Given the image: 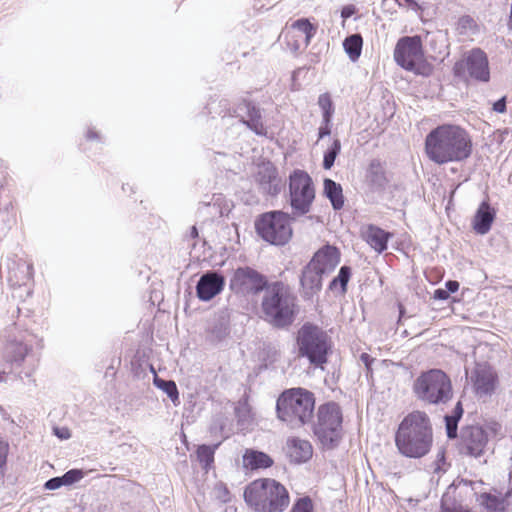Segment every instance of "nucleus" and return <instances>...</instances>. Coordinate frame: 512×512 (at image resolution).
Returning a JSON list of instances; mask_svg holds the SVG:
<instances>
[{"label":"nucleus","mask_w":512,"mask_h":512,"mask_svg":"<svg viewBox=\"0 0 512 512\" xmlns=\"http://www.w3.org/2000/svg\"><path fill=\"white\" fill-rule=\"evenodd\" d=\"M432 441V425L423 411H413L405 416L395 434L399 453L408 458L424 457L429 453Z\"/></svg>","instance_id":"1"},{"label":"nucleus","mask_w":512,"mask_h":512,"mask_svg":"<svg viewBox=\"0 0 512 512\" xmlns=\"http://www.w3.org/2000/svg\"><path fill=\"white\" fill-rule=\"evenodd\" d=\"M315 404L313 392L302 387L285 389L276 400V417L289 429L298 430L314 419Z\"/></svg>","instance_id":"2"},{"label":"nucleus","mask_w":512,"mask_h":512,"mask_svg":"<svg viewBox=\"0 0 512 512\" xmlns=\"http://www.w3.org/2000/svg\"><path fill=\"white\" fill-rule=\"evenodd\" d=\"M261 308L264 319L277 329H286L296 317V297L282 281L272 282L264 291Z\"/></svg>","instance_id":"3"},{"label":"nucleus","mask_w":512,"mask_h":512,"mask_svg":"<svg viewBox=\"0 0 512 512\" xmlns=\"http://www.w3.org/2000/svg\"><path fill=\"white\" fill-rule=\"evenodd\" d=\"M339 262L340 251L337 247L327 244L317 250L301 271L302 297L310 300L318 295L322 290L323 276L333 272Z\"/></svg>","instance_id":"4"},{"label":"nucleus","mask_w":512,"mask_h":512,"mask_svg":"<svg viewBox=\"0 0 512 512\" xmlns=\"http://www.w3.org/2000/svg\"><path fill=\"white\" fill-rule=\"evenodd\" d=\"M244 500L257 512H283L289 506L290 496L280 482L261 478L245 488Z\"/></svg>","instance_id":"5"},{"label":"nucleus","mask_w":512,"mask_h":512,"mask_svg":"<svg viewBox=\"0 0 512 512\" xmlns=\"http://www.w3.org/2000/svg\"><path fill=\"white\" fill-rule=\"evenodd\" d=\"M298 356L306 358L315 367H322L328 362L332 350L330 336L320 326L305 322L296 333Z\"/></svg>","instance_id":"6"},{"label":"nucleus","mask_w":512,"mask_h":512,"mask_svg":"<svg viewBox=\"0 0 512 512\" xmlns=\"http://www.w3.org/2000/svg\"><path fill=\"white\" fill-rule=\"evenodd\" d=\"M316 420L309 423L314 435L326 448H335L342 438L343 415L338 403L329 401L321 404L316 412Z\"/></svg>","instance_id":"7"},{"label":"nucleus","mask_w":512,"mask_h":512,"mask_svg":"<svg viewBox=\"0 0 512 512\" xmlns=\"http://www.w3.org/2000/svg\"><path fill=\"white\" fill-rule=\"evenodd\" d=\"M296 218L282 210L264 212L255 219V231L263 241L284 246L293 236L292 222Z\"/></svg>","instance_id":"8"},{"label":"nucleus","mask_w":512,"mask_h":512,"mask_svg":"<svg viewBox=\"0 0 512 512\" xmlns=\"http://www.w3.org/2000/svg\"><path fill=\"white\" fill-rule=\"evenodd\" d=\"M412 391L416 399L425 404H446L448 402V375L438 368L422 371L413 381Z\"/></svg>","instance_id":"9"},{"label":"nucleus","mask_w":512,"mask_h":512,"mask_svg":"<svg viewBox=\"0 0 512 512\" xmlns=\"http://www.w3.org/2000/svg\"><path fill=\"white\" fill-rule=\"evenodd\" d=\"M314 199L312 178L304 170H294L289 176V204L293 216L300 217L309 213Z\"/></svg>","instance_id":"10"},{"label":"nucleus","mask_w":512,"mask_h":512,"mask_svg":"<svg viewBox=\"0 0 512 512\" xmlns=\"http://www.w3.org/2000/svg\"><path fill=\"white\" fill-rule=\"evenodd\" d=\"M266 275L250 266H239L233 270L229 289L238 296L254 297L264 292L270 285Z\"/></svg>","instance_id":"11"},{"label":"nucleus","mask_w":512,"mask_h":512,"mask_svg":"<svg viewBox=\"0 0 512 512\" xmlns=\"http://www.w3.org/2000/svg\"><path fill=\"white\" fill-rule=\"evenodd\" d=\"M394 60L403 69L420 74L421 64L424 60L421 36L401 37L394 49Z\"/></svg>","instance_id":"12"},{"label":"nucleus","mask_w":512,"mask_h":512,"mask_svg":"<svg viewBox=\"0 0 512 512\" xmlns=\"http://www.w3.org/2000/svg\"><path fill=\"white\" fill-rule=\"evenodd\" d=\"M454 74L464 78L468 75L477 81L488 82L490 71L485 52L479 48H473L465 53L463 59L455 63Z\"/></svg>","instance_id":"13"},{"label":"nucleus","mask_w":512,"mask_h":512,"mask_svg":"<svg viewBox=\"0 0 512 512\" xmlns=\"http://www.w3.org/2000/svg\"><path fill=\"white\" fill-rule=\"evenodd\" d=\"M425 151L428 158L437 164L448 162V124L430 131L425 139Z\"/></svg>","instance_id":"14"},{"label":"nucleus","mask_w":512,"mask_h":512,"mask_svg":"<svg viewBox=\"0 0 512 512\" xmlns=\"http://www.w3.org/2000/svg\"><path fill=\"white\" fill-rule=\"evenodd\" d=\"M488 441L487 432L479 426H469L462 430L458 451L460 454L479 457Z\"/></svg>","instance_id":"15"},{"label":"nucleus","mask_w":512,"mask_h":512,"mask_svg":"<svg viewBox=\"0 0 512 512\" xmlns=\"http://www.w3.org/2000/svg\"><path fill=\"white\" fill-rule=\"evenodd\" d=\"M469 378L478 397L490 395L495 389L496 375L487 362L476 363Z\"/></svg>","instance_id":"16"},{"label":"nucleus","mask_w":512,"mask_h":512,"mask_svg":"<svg viewBox=\"0 0 512 512\" xmlns=\"http://www.w3.org/2000/svg\"><path fill=\"white\" fill-rule=\"evenodd\" d=\"M225 286V277L218 271L203 273L196 285V295L201 301H210L220 294Z\"/></svg>","instance_id":"17"},{"label":"nucleus","mask_w":512,"mask_h":512,"mask_svg":"<svg viewBox=\"0 0 512 512\" xmlns=\"http://www.w3.org/2000/svg\"><path fill=\"white\" fill-rule=\"evenodd\" d=\"M472 151V142L467 132L459 126L450 125V161L468 158Z\"/></svg>","instance_id":"18"},{"label":"nucleus","mask_w":512,"mask_h":512,"mask_svg":"<svg viewBox=\"0 0 512 512\" xmlns=\"http://www.w3.org/2000/svg\"><path fill=\"white\" fill-rule=\"evenodd\" d=\"M256 181L262 191L268 195L276 196L281 191L282 181L278 176L277 168L271 162L259 166Z\"/></svg>","instance_id":"19"},{"label":"nucleus","mask_w":512,"mask_h":512,"mask_svg":"<svg viewBox=\"0 0 512 512\" xmlns=\"http://www.w3.org/2000/svg\"><path fill=\"white\" fill-rule=\"evenodd\" d=\"M365 183L371 192H383L389 183L386 163L378 158L372 159L366 169Z\"/></svg>","instance_id":"20"},{"label":"nucleus","mask_w":512,"mask_h":512,"mask_svg":"<svg viewBox=\"0 0 512 512\" xmlns=\"http://www.w3.org/2000/svg\"><path fill=\"white\" fill-rule=\"evenodd\" d=\"M207 340L211 343H219L230 334V320L225 314H220L212 319L207 330Z\"/></svg>","instance_id":"21"},{"label":"nucleus","mask_w":512,"mask_h":512,"mask_svg":"<svg viewBox=\"0 0 512 512\" xmlns=\"http://www.w3.org/2000/svg\"><path fill=\"white\" fill-rule=\"evenodd\" d=\"M495 493H482L479 501L488 512H504L509 505L508 498L511 496L512 489H508L504 494L494 489Z\"/></svg>","instance_id":"22"},{"label":"nucleus","mask_w":512,"mask_h":512,"mask_svg":"<svg viewBox=\"0 0 512 512\" xmlns=\"http://www.w3.org/2000/svg\"><path fill=\"white\" fill-rule=\"evenodd\" d=\"M495 218V211L490 207L488 202L484 201L480 204L473 219V228L476 233L485 235L489 232L493 220Z\"/></svg>","instance_id":"23"},{"label":"nucleus","mask_w":512,"mask_h":512,"mask_svg":"<svg viewBox=\"0 0 512 512\" xmlns=\"http://www.w3.org/2000/svg\"><path fill=\"white\" fill-rule=\"evenodd\" d=\"M273 459L265 452L247 449L243 455L245 468L251 470L266 469L273 465Z\"/></svg>","instance_id":"24"},{"label":"nucleus","mask_w":512,"mask_h":512,"mask_svg":"<svg viewBox=\"0 0 512 512\" xmlns=\"http://www.w3.org/2000/svg\"><path fill=\"white\" fill-rule=\"evenodd\" d=\"M392 234L375 225H369L366 231L367 243L378 253L387 249Z\"/></svg>","instance_id":"25"},{"label":"nucleus","mask_w":512,"mask_h":512,"mask_svg":"<svg viewBox=\"0 0 512 512\" xmlns=\"http://www.w3.org/2000/svg\"><path fill=\"white\" fill-rule=\"evenodd\" d=\"M289 455L296 463L306 462L312 456L311 444L299 438L288 440Z\"/></svg>","instance_id":"26"},{"label":"nucleus","mask_w":512,"mask_h":512,"mask_svg":"<svg viewBox=\"0 0 512 512\" xmlns=\"http://www.w3.org/2000/svg\"><path fill=\"white\" fill-rule=\"evenodd\" d=\"M324 195L329 199L332 208L336 211L340 210L344 206V196L342 186L332 179H324Z\"/></svg>","instance_id":"27"},{"label":"nucleus","mask_w":512,"mask_h":512,"mask_svg":"<svg viewBox=\"0 0 512 512\" xmlns=\"http://www.w3.org/2000/svg\"><path fill=\"white\" fill-rule=\"evenodd\" d=\"M247 120L243 119L245 123L252 131L257 135H265L266 128L262 122V115L260 109L252 102L248 101L245 103Z\"/></svg>","instance_id":"28"},{"label":"nucleus","mask_w":512,"mask_h":512,"mask_svg":"<svg viewBox=\"0 0 512 512\" xmlns=\"http://www.w3.org/2000/svg\"><path fill=\"white\" fill-rule=\"evenodd\" d=\"M362 46L363 38L359 33L349 35L343 41V48L352 62H355L359 59Z\"/></svg>","instance_id":"29"},{"label":"nucleus","mask_w":512,"mask_h":512,"mask_svg":"<svg viewBox=\"0 0 512 512\" xmlns=\"http://www.w3.org/2000/svg\"><path fill=\"white\" fill-rule=\"evenodd\" d=\"M220 443L214 445H199L196 451L197 460L201 464L202 468L208 471L214 463V455Z\"/></svg>","instance_id":"30"},{"label":"nucleus","mask_w":512,"mask_h":512,"mask_svg":"<svg viewBox=\"0 0 512 512\" xmlns=\"http://www.w3.org/2000/svg\"><path fill=\"white\" fill-rule=\"evenodd\" d=\"M351 267L347 265H343L338 272V275L334 277L329 283V290L335 291L337 287H340L341 294H345L347 292L348 282L351 278Z\"/></svg>","instance_id":"31"},{"label":"nucleus","mask_w":512,"mask_h":512,"mask_svg":"<svg viewBox=\"0 0 512 512\" xmlns=\"http://www.w3.org/2000/svg\"><path fill=\"white\" fill-rule=\"evenodd\" d=\"M153 383L157 388L165 392L175 405L179 404V392L177 385L173 380H166L155 375Z\"/></svg>","instance_id":"32"},{"label":"nucleus","mask_w":512,"mask_h":512,"mask_svg":"<svg viewBox=\"0 0 512 512\" xmlns=\"http://www.w3.org/2000/svg\"><path fill=\"white\" fill-rule=\"evenodd\" d=\"M29 350L30 348L21 342L10 343L7 348L8 360L13 364L20 365L24 361Z\"/></svg>","instance_id":"33"},{"label":"nucleus","mask_w":512,"mask_h":512,"mask_svg":"<svg viewBox=\"0 0 512 512\" xmlns=\"http://www.w3.org/2000/svg\"><path fill=\"white\" fill-rule=\"evenodd\" d=\"M341 151V141L338 138H335L332 142V144L327 148V150L324 152L323 156V168L325 170H330Z\"/></svg>","instance_id":"34"},{"label":"nucleus","mask_w":512,"mask_h":512,"mask_svg":"<svg viewBox=\"0 0 512 512\" xmlns=\"http://www.w3.org/2000/svg\"><path fill=\"white\" fill-rule=\"evenodd\" d=\"M455 29L459 35L471 36L477 32V24L471 16L465 15L459 18Z\"/></svg>","instance_id":"35"},{"label":"nucleus","mask_w":512,"mask_h":512,"mask_svg":"<svg viewBox=\"0 0 512 512\" xmlns=\"http://www.w3.org/2000/svg\"><path fill=\"white\" fill-rule=\"evenodd\" d=\"M318 105L322 110L323 122H331L334 114V105L329 93L320 94L318 97Z\"/></svg>","instance_id":"36"},{"label":"nucleus","mask_w":512,"mask_h":512,"mask_svg":"<svg viewBox=\"0 0 512 512\" xmlns=\"http://www.w3.org/2000/svg\"><path fill=\"white\" fill-rule=\"evenodd\" d=\"M293 28L298 29L305 35V46L307 47L310 44L312 37L316 33V27L310 23L307 18H301L296 20L293 25Z\"/></svg>","instance_id":"37"},{"label":"nucleus","mask_w":512,"mask_h":512,"mask_svg":"<svg viewBox=\"0 0 512 512\" xmlns=\"http://www.w3.org/2000/svg\"><path fill=\"white\" fill-rule=\"evenodd\" d=\"M463 415V407L461 402H458L450 415V439L457 437V424Z\"/></svg>","instance_id":"38"},{"label":"nucleus","mask_w":512,"mask_h":512,"mask_svg":"<svg viewBox=\"0 0 512 512\" xmlns=\"http://www.w3.org/2000/svg\"><path fill=\"white\" fill-rule=\"evenodd\" d=\"M314 506L309 496L298 498L289 512H313Z\"/></svg>","instance_id":"39"},{"label":"nucleus","mask_w":512,"mask_h":512,"mask_svg":"<svg viewBox=\"0 0 512 512\" xmlns=\"http://www.w3.org/2000/svg\"><path fill=\"white\" fill-rule=\"evenodd\" d=\"M64 486H70L84 477V472L81 469H71L65 472L62 476Z\"/></svg>","instance_id":"40"},{"label":"nucleus","mask_w":512,"mask_h":512,"mask_svg":"<svg viewBox=\"0 0 512 512\" xmlns=\"http://www.w3.org/2000/svg\"><path fill=\"white\" fill-rule=\"evenodd\" d=\"M8 454L9 444L3 440H0V470L6 466Z\"/></svg>","instance_id":"41"},{"label":"nucleus","mask_w":512,"mask_h":512,"mask_svg":"<svg viewBox=\"0 0 512 512\" xmlns=\"http://www.w3.org/2000/svg\"><path fill=\"white\" fill-rule=\"evenodd\" d=\"M62 486L64 484L61 476L50 478L44 484V488L47 490H56Z\"/></svg>","instance_id":"42"},{"label":"nucleus","mask_w":512,"mask_h":512,"mask_svg":"<svg viewBox=\"0 0 512 512\" xmlns=\"http://www.w3.org/2000/svg\"><path fill=\"white\" fill-rule=\"evenodd\" d=\"M331 122H323L318 129V139H323L324 137L331 134Z\"/></svg>","instance_id":"43"},{"label":"nucleus","mask_w":512,"mask_h":512,"mask_svg":"<svg viewBox=\"0 0 512 512\" xmlns=\"http://www.w3.org/2000/svg\"><path fill=\"white\" fill-rule=\"evenodd\" d=\"M446 289H437L434 292V298L439 300L448 299V281L445 282Z\"/></svg>","instance_id":"44"},{"label":"nucleus","mask_w":512,"mask_h":512,"mask_svg":"<svg viewBox=\"0 0 512 512\" xmlns=\"http://www.w3.org/2000/svg\"><path fill=\"white\" fill-rule=\"evenodd\" d=\"M493 110L498 113H504L506 111V98L502 97L493 104Z\"/></svg>","instance_id":"45"},{"label":"nucleus","mask_w":512,"mask_h":512,"mask_svg":"<svg viewBox=\"0 0 512 512\" xmlns=\"http://www.w3.org/2000/svg\"><path fill=\"white\" fill-rule=\"evenodd\" d=\"M54 433L60 439H69L71 436L67 428H54Z\"/></svg>","instance_id":"46"},{"label":"nucleus","mask_w":512,"mask_h":512,"mask_svg":"<svg viewBox=\"0 0 512 512\" xmlns=\"http://www.w3.org/2000/svg\"><path fill=\"white\" fill-rule=\"evenodd\" d=\"M360 359L365 364V366L367 368L371 365V363L373 361L371 356L369 354H367V353H362L361 356H360Z\"/></svg>","instance_id":"47"},{"label":"nucleus","mask_w":512,"mask_h":512,"mask_svg":"<svg viewBox=\"0 0 512 512\" xmlns=\"http://www.w3.org/2000/svg\"><path fill=\"white\" fill-rule=\"evenodd\" d=\"M448 493L444 492L441 499V511L440 512H448V504H447V497Z\"/></svg>","instance_id":"48"},{"label":"nucleus","mask_w":512,"mask_h":512,"mask_svg":"<svg viewBox=\"0 0 512 512\" xmlns=\"http://www.w3.org/2000/svg\"><path fill=\"white\" fill-rule=\"evenodd\" d=\"M86 137L88 140H97L99 139V134L96 131L89 129L86 134Z\"/></svg>","instance_id":"49"},{"label":"nucleus","mask_w":512,"mask_h":512,"mask_svg":"<svg viewBox=\"0 0 512 512\" xmlns=\"http://www.w3.org/2000/svg\"><path fill=\"white\" fill-rule=\"evenodd\" d=\"M25 270H26L27 280L30 282L32 280L33 268L31 265H26Z\"/></svg>","instance_id":"50"},{"label":"nucleus","mask_w":512,"mask_h":512,"mask_svg":"<svg viewBox=\"0 0 512 512\" xmlns=\"http://www.w3.org/2000/svg\"><path fill=\"white\" fill-rule=\"evenodd\" d=\"M459 289V283L457 281L450 280V294L455 293Z\"/></svg>","instance_id":"51"},{"label":"nucleus","mask_w":512,"mask_h":512,"mask_svg":"<svg viewBox=\"0 0 512 512\" xmlns=\"http://www.w3.org/2000/svg\"><path fill=\"white\" fill-rule=\"evenodd\" d=\"M190 236L192 238H197L198 237V229L196 228V226H192L191 227Z\"/></svg>","instance_id":"52"},{"label":"nucleus","mask_w":512,"mask_h":512,"mask_svg":"<svg viewBox=\"0 0 512 512\" xmlns=\"http://www.w3.org/2000/svg\"><path fill=\"white\" fill-rule=\"evenodd\" d=\"M448 421H449L448 413H446V414L443 416V422H444V427H445V431H446V434H447V435H448Z\"/></svg>","instance_id":"53"},{"label":"nucleus","mask_w":512,"mask_h":512,"mask_svg":"<svg viewBox=\"0 0 512 512\" xmlns=\"http://www.w3.org/2000/svg\"><path fill=\"white\" fill-rule=\"evenodd\" d=\"M438 462H442V464L444 465L445 464V451H442L439 455H438Z\"/></svg>","instance_id":"54"},{"label":"nucleus","mask_w":512,"mask_h":512,"mask_svg":"<svg viewBox=\"0 0 512 512\" xmlns=\"http://www.w3.org/2000/svg\"><path fill=\"white\" fill-rule=\"evenodd\" d=\"M405 2H407L413 8L418 7V3L416 2V0H405Z\"/></svg>","instance_id":"55"},{"label":"nucleus","mask_w":512,"mask_h":512,"mask_svg":"<svg viewBox=\"0 0 512 512\" xmlns=\"http://www.w3.org/2000/svg\"><path fill=\"white\" fill-rule=\"evenodd\" d=\"M342 16H343V17H348V16H349V11H347V9H344V10L342 11Z\"/></svg>","instance_id":"56"},{"label":"nucleus","mask_w":512,"mask_h":512,"mask_svg":"<svg viewBox=\"0 0 512 512\" xmlns=\"http://www.w3.org/2000/svg\"><path fill=\"white\" fill-rule=\"evenodd\" d=\"M342 16H343V17H348V16H349V11H347V9H344V10L342 11Z\"/></svg>","instance_id":"57"},{"label":"nucleus","mask_w":512,"mask_h":512,"mask_svg":"<svg viewBox=\"0 0 512 512\" xmlns=\"http://www.w3.org/2000/svg\"><path fill=\"white\" fill-rule=\"evenodd\" d=\"M450 512H471V511H470V510H468V509H465V510H459V511H457V510H453V511H452V510L450 509Z\"/></svg>","instance_id":"58"},{"label":"nucleus","mask_w":512,"mask_h":512,"mask_svg":"<svg viewBox=\"0 0 512 512\" xmlns=\"http://www.w3.org/2000/svg\"><path fill=\"white\" fill-rule=\"evenodd\" d=\"M399 308H400V318H401L404 314V311H403L402 305H400Z\"/></svg>","instance_id":"59"},{"label":"nucleus","mask_w":512,"mask_h":512,"mask_svg":"<svg viewBox=\"0 0 512 512\" xmlns=\"http://www.w3.org/2000/svg\"><path fill=\"white\" fill-rule=\"evenodd\" d=\"M4 380V375L2 372H0V382H2Z\"/></svg>","instance_id":"60"},{"label":"nucleus","mask_w":512,"mask_h":512,"mask_svg":"<svg viewBox=\"0 0 512 512\" xmlns=\"http://www.w3.org/2000/svg\"><path fill=\"white\" fill-rule=\"evenodd\" d=\"M444 209H445V212L448 213V204L445 205Z\"/></svg>","instance_id":"61"},{"label":"nucleus","mask_w":512,"mask_h":512,"mask_svg":"<svg viewBox=\"0 0 512 512\" xmlns=\"http://www.w3.org/2000/svg\"><path fill=\"white\" fill-rule=\"evenodd\" d=\"M439 470H441V467H440V465L438 464V465H437V468L435 469V471H439Z\"/></svg>","instance_id":"62"},{"label":"nucleus","mask_w":512,"mask_h":512,"mask_svg":"<svg viewBox=\"0 0 512 512\" xmlns=\"http://www.w3.org/2000/svg\"><path fill=\"white\" fill-rule=\"evenodd\" d=\"M122 189H123L124 191H126V190H128V187H125V185H123V186H122Z\"/></svg>","instance_id":"63"},{"label":"nucleus","mask_w":512,"mask_h":512,"mask_svg":"<svg viewBox=\"0 0 512 512\" xmlns=\"http://www.w3.org/2000/svg\"><path fill=\"white\" fill-rule=\"evenodd\" d=\"M122 189H123L124 191H126V190H128V187H125V185H123V186H122Z\"/></svg>","instance_id":"64"}]
</instances>
